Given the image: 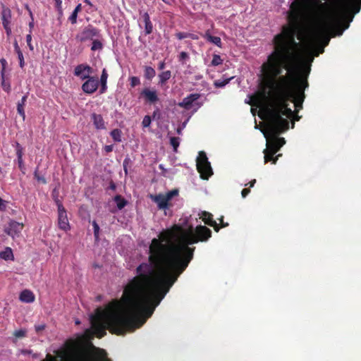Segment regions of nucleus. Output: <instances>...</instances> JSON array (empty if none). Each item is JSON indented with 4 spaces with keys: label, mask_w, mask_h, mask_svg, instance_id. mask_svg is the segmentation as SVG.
<instances>
[{
    "label": "nucleus",
    "mask_w": 361,
    "mask_h": 361,
    "mask_svg": "<svg viewBox=\"0 0 361 361\" xmlns=\"http://www.w3.org/2000/svg\"><path fill=\"white\" fill-rule=\"evenodd\" d=\"M153 25L152 22L145 23V35H149L152 32Z\"/></svg>",
    "instance_id": "nucleus-39"
},
{
    "label": "nucleus",
    "mask_w": 361,
    "mask_h": 361,
    "mask_svg": "<svg viewBox=\"0 0 361 361\" xmlns=\"http://www.w3.org/2000/svg\"><path fill=\"white\" fill-rule=\"evenodd\" d=\"M13 146L15 147V148H16L17 159H23V147L18 142H16L15 144L13 145Z\"/></svg>",
    "instance_id": "nucleus-31"
},
{
    "label": "nucleus",
    "mask_w": 361,
    "mask_h": 361,
    "mask_svg": "<svg viewBox=\"0 0 361 361\" xmlns=\"http://www.w3.org/2000/svg\"><path fill=\"white\" fill-rule=\"evenodd\" d=\"M58 225L60 229L68 231L71 229L66 209L58 211Z\"/></svg>",
    "instance_id": "nucleus-13"
},
{
    "label": "nucleus",
    "mask_w": 361,
    "mask_h": 361,
    "mask_svg": "<svg viewBox=\"0 0 361 361\" xmlns=\"http://www.w3.org/2000/svg\"><path fill=\"white\" fill-rule=\"evenodd\" d=\"M189 59V55L185 51H181L178 55V61L182 63V64L185 63V61Z\"/></svg>",
    "instance_id": "nucleus-37"
},
{
    "label": "nucleus",
    "mask_w": 361,
    "mask_h": 361,
    "mask_svg": "<svg viewBox=\"0 0 361 361\" xmlns=\"http://www.w3.org/2000/svg\"><path fill=\"white\" fill-rule=\"evenodd\" d=\"M311 46L313 48V56H318L320 54H322L324 51V47H322V44H317L310 43Z\"/></svg>",
    "instance_id": "nucleus-29"
},
{
    "label": "nucleus",
    "mask_w": 361,
    "mask_h": 361,
    "mask_svg": "<svg viewBox=\"0 0 361 361\" xmlns=\"http://www.w3.org/2000/svg\"><path fill=\"white\" fill-rule=\"evenodd\" d=\"M34 176H35V178H36L38 181H40L42 182V183L45 184L47 183V180L46 179L44 178V177L43 176H40L38 173H37V170H36L34 173Z\"/></svg>",
    "instance_id": "nucleus-46"
},
{
    "label": "nucleus",
    "mask_w": 361,
    "mask_h": 361,
    "mask_svg": "<svg viewBox=\"0 0 361 361\" xmlns=\"http://www.w3.org/2000/svg\"><path fill=\"white\" fill-rule=\"evenodd\" d=\"M233 78L216 80L214 82L215 87L220 88L226 85Z\"/></svg>",
    "instance_id": "nucleus-30"
},
{
    "label": "nucleus",
    "mask_w": 361,
    "mask_h": 361,
    "mask_svg": "<svg viewBox=\"0 0 361 361\" xmlns=\"http://www.w3.org/2000/svg\"><path fill=\"white\" fill-rule=\"evenodd\" d=\"M0 63L2 66V71H1V73H2V75H4V70L6 68V64H7V62L6 61V59H0Z\"/></svg>",
    "instance_id": "nucleus-55"
},
{
    "label": "nucleus",
    "mask_w": 361,
    "mask_h": 361,
    "mask_svg": "<svg viewBox=\"0 0 361 361\" xmlns=\"http://www.w3.org/2000/svg\"><path fill=\"white\" fill-rule=\"evenodd\" d=\"M142 18H143V20H144L145 23H148V22H149H149H151V20H150V17H149V16L148 13L145 12V13L142 14Z\"/></svg>",
    "instance_id": "nucleus-54"
},
{
    "label": "nucleus",
    "mask_w": 361,
    "mask_h": 361,
    "mask_svg": "<svg viewBox=\"0 0 361 361\" xmlns=\"http://www.w3.org/2000/svg\"><path fill=\"white\" fill-rule=\"evenodd\" d=\"M30 15L31 17L32 20L29 23V27H30V33H32V29L34 27V19L32 12L29 10Z\"/></svg>",
    "instance_id": "nucleus-53"
},
{
    "label": "nucleus",
    "mask_w": 361,
    "mask_h": 361,
    "mask_svg": "<svg viewBox=\"0 0 361 361\" xmlns=\"http://www.w3.org/2000/svg\"><path fill=\"white\" fill-rule=\"evenodd\" d=\"M202 219L205 224L213 227L216 232H219L220 230L219 225L217 224L216 221L213 219V216L211 213L203 212Z\"/></svg>",
    "instance_id": "nucleus-17"
},
{
    "label": "nucleus",
    "mask_w": 361,
    "mask_h": 361,
    "mask_svg": "<svg viewBox=\"0 0 361 361\" xmlns=\"http://www.w3.org/2000/svg\"><path fill=\"white\" fill-rule=\"evenodd\" d=\"M24 228L23 223L17 222L14 220H10L4 228V232L12 238L18 237Z\"/></svg>",
    "instance_id": "nucleus-10"
},
{
    "label": "nucleus",
    "mask_w": 361,
    "mask_h": 361,
    "mask_svg": "<svg viewBox=\"0 0 361 361\" xmlns=\"http://www.w3.org/2000/svg\"><path fill=\"white\" fill-rule=\"evenodd\" d=\"M54 202L57 206L58 211H61L63 209H65V207H63L62 202L59 200L58 197H56V198H55Z\"/></svg>",
    "instance_id": "nucleus-48"
},
{
    "label": "nucleus",
    "mask_w": 361,
    "mask_h": 361,
    "mask_svg": "<svg viewBox=\"0 0 361 361\" xmlns=\"http://www.w3.org/2000/svg\"><path fill=\"white\" fill-rule=\"evenodd\" d=\"M14 50L16 53L21 51V49L18 45L17 40L16 39L13 42Z\"/></svg>",
    "instance_id": "nucleus-58"
},
{
    "label": "nucleus",
    "mask_w": 361,
    "mask_h": 361,
    "mask_svg": "<svg viewBox=\"0 0 361 361\" xmlns=\"http://www.w3.org/2000/svg\"><path fill=\"white\" fill-rule=\"evenodd\" d=\"M26 42H27V46H28L30 50L33 51L34 47H33V46H32V44L31 43V42H32V35L30 33L27 35V36H26Z\"/></svg>",
    "instance_id": "nucleus-43"
},
{
    "label": "nucleus",
    "mask_w": 361,
    "mask_h": 361,
    "mask_svg": "<svg viewBox=\"0 0 361 361\" xmlns=\"http://www.w3.org/2000/svg\"><path fill=\"white\" fill-rule=\"evenodd\" d=\"M11 11L9 9H4L1 13V20L3 27L10 25L11 23Z\"/></svg>",
    "instance_id": "nucleus-23"
},
{
    "label": "nucleus",
    "mask_w": 361,
    "mask_h": 361,
    "mask_svg": "<svg viewBox=\"0 0 361 361\" xmlns=\"http://www.w3.org/2000/svg\"><path fill=\"white\" fill-rule=\"evenodd\" d=\"M42 361H59V360L56 357L52 356L50 354H47L46 359Z\"/></svg>",
    "instance_id": "nucleus-52"
},
{
    "label": "nucleus",
    "mask_w": 361,
    "mask_h": 361,
    "mask_svg": "<svg viewBox=\"0 0 361 361\" xmlns=\"http://www.w3.org/2000/svg\"><path fill=\"white\" fill-rule=\"evenodd\" d=\"M0 258L5 260L13 259V254L11 248L7 247L4 251L0 252Z\"/></svg>",
    "instance_id": "nucleus-26"
},
{
    "label": "nucleus",
    "mask_w": 361,
    "mask_h": 361,
    "mask_svg": "<svg viewBox=\"0 0 361 361\" xmlns=\"http://www.w3.org/2000/svg\"><path fill=\"white\" fill-rule=\"evenodd\" d=\"M56 3V8L58 11L61 14L62 13V0H54Z\"/></svg>",
    "instance_id": "nucleus-50"
},
{
    "label": "nucleus",
    "mask_w": 361,
    "mask_h": 361,
    "mask_svg": "<svg viewBox=\"0 0 361 361\" xmlns=\"http://www.w3.org/2000/svg\"><path fill=\"white\" fill-rule=\"evenodd\" d=\"M300 118L301 117L298 116V114L296 113H294L293 116L289 118L290 119L292 120V128H293L295 126V121H298L300 119Z\"/></svg>",
    "instance_id": "nucleus-49"
},
{
    "label": "nucleus",
    "mask_w": 361,
    "mask_h": 361,
    "mask_svg": "<svg viewBox=\"0 0 361 361\" xmlns=\"http://www.w3.org/2000/svg\"><path fill=\"white\" fill-rule=\"evenodd\" d=\"M223 63V60L221 59V56L218 54H214L213 59L212 60L211 64L212 66H216Z\"/></svg>",
    "instance_id": "nucleus-34"
},
{
    "label": "nucleus",
    "mask_w": 361,
    "mask_h": 361,
    "mask_svg": "<svg viewBox=\"0 0 361 361\" xmlns=\"http://www.w3.org/2000/svg\"><path fill=\"white\" fill-rule=\"evenodd\" d=\"M91 120L93 122V125L97 130H103L106 128L105 122L101 114L95 113L92 114Z\"/></svg>",
    "instance_id": "nucleus-18"
},
{
    "label": "nucleus",
    "mask_w": 361,
    "mask_h": 361,
    "mask_svg": "<svg viewBox=\"0 0 361 361\" xmlns=\"http://www.w3.org/2000/svg\"><path fill=\"white\" fill-rule=\"evenodd\" d=\"M114 202L118 209H123L127 204V201L120 195H117L114 198Z\"/></svg>",
    "instance_id": "nucleus-27"
},
{
    "label": "nucleus",
    "mask_w": 361,
    "mask_h": 361,
    "mask_svg": "<svg viewBox=\"0 0 361 361\" xmlns=\"http://www.w3.org/2000/svg\"><path fill=\"white\" fill-rule=\"evenodd\" d=\"M45 327V324H39L35 326V329L37 333H39L40 331H43Z\"/></svg>",
    "instance_id": "nucleus-51"
},
{
    "label": "nucleus",
    "mask_w": 361,
    "mask_h": 361,
    "mask_svg": "<svg viewBox=\"0 0 361 361\" xmlns=\"http://www.w3.org/2000/svg\"><path fill=\"white\" fill-rule=\"evenodd\" d=\"M26 335V331L24 329L16 330L13 332V336L16 338H23Z\"/></svg>",
    "instance_id": "nucleus-41"
},
{
    "label": "nucleus",
    "mask_w": 361,
    "mask_h": 361,
    "mask_svg": "<svg viewBox=\"0 0 361 361\" xmlns=\"http://www.w3.org/2000/svg\"><path fill=\"white\" fill-rule=\"evenodd\" d=\"M102 47H103V44L101 41H99L97 39H93L92 47H91L92 51L100 50L102 49Z\"/></svg>",
    "instance_id": "nucleus-32"
},
{
    "label": "nucleus",
    "mask_w": 361,
    "mask_h": 361,
    "mask_svg": "<svg viewBox=\"0 0 361 361\" xmlns=\"http://www.w3.org/2000/svg\"><path fill=\"white\" fill-rule=\"evenodd\" d=\"M156 75L155 70L151 66H145L144 76L148 80H151Z\"/></svg>",
    "instance_id": "nucleus-25"
},
{
    "label": "nucleus",
    "mask_w": 361,
    "mask_h": 361,
    "mask_svg": "<svg viewBox=\"0 0 361 361\" xmlns=\"http://www.w3.org/2000/svg\"><path fill=\"white\" fill-rule=\"evenodd\" d=\"M19 299L23 302L30 303L35 301V297L31 290L25 289L20 293Z\"/></svg>",
    "instance_id": "nucleus-19"
},
{
    "label": "nucleus",
    "mask_w": 361,
    "mask_h": 361,
    "mask_svg": "<svg viewBox=\"0 0 361 361\" xmlns=\"http://www.w3.org/2000/svg\"><path fill=\"white\" fill-rule=\"evenodd\" d=\"M263 153L264 154V163H268L269 161H271L272 164H275L279 159V157L281 156V154L276 155V157H274L275 154H272V152L269 151H263Z\"/></svg>",
    "instance_id": "nucleus-22"
},
{
    "label": "nucleus",
    "mask_w": 361,
    "mask_h": 361,
    "mask_svg": "<svg viewBox=\"0 0 361 361\" xmlns=\"http://www.w3.org/2000/svg\"><path fill=\"white\" fill-rule=\"evenodd\" d=\"M122 132L120 129L116 128L111 131L110 135L116 142H121Z\"/></svg>",
    "instance_id": "nucleus-28"
},
{
    "label": "nucleus",
    "mask_w": 361,
    "mask_h": 361,
    "mask_svg": "<svg viewBox=\"0 0 361 361\" xmlns=\"http://www.w3.org/2000/svg\"><path fill=\"white\" fill-rule=\"evenodd\" d=\"M107 78H108L107 71L105 68H104L102 70L100 80H99V83L101 84V88L99 90L101 94L104 93L107 90Z\"/></svg>",
    "instance_id": "nucleus-21"
},
{
    "label": "nucleus",
    "mask_w": 361,
    "mask_h": 361,
    "mask_svg": "<svg viewBox=\"0 0 361 361\" xmlns=\"http://www.w3.org/2000/svg\"><path fill=\"white\" fill-rule=\"evenodd\" d=\"M171 195L167 194L166 195L159 194L155 196H152V199L157 204L159 209H166L168 207L169 201L171 200Z\"/></svg>",
    "instance_id": "nucleus-14"
},
{
    "label": "nucleus",
    "mask_w": 361,
    "mask_h": 361,
    "mask_svg": "<svg viewBox=\"0 0 361 361\" xmlns=\"http://www.w3.org/2000/svg\"><path fill=\"white\" fill-rule=\"evenodd\" d=\"M92 224L93 229H94V238L96 240H97L99 238V226L98 224L96 222V221H93Z\"/></svg>",
    "instance_id": "nucleus-35"
},
{
    "label": "nucleus",
    "mask_w": 361,
    "mask_h": 361,
    "mask_svg": "<svg viewBox=\"0 0 361 361\" xmlns=\"http://www.w3.org/2000/svg\"><path fill=\"white\" fill-rule=\"evenodd\" d=\"M113 149H114V146L112 145H105L104 147V150L106 152V153H109V152H111L113 151Z\"/></svg>",
    "instance_id": "nucleus-56"
},
{
    "label": "nucleus",
    "mask_w": 361,
    "mask_h": 361,
    "mask_svg": "<svg viewBox=\"0 0 361 361\" xmlns=\"http://www.w3.org/2000/svg\"><path fill=\"white\" fill-rule=\"evenodd\" d=\"M170 144L173 147L174 152H177V149L180 144V138L178 137H171L170 138Z\"/></svg>",
    "instance_id": "nucleus-33"
},
{
    "label": "nucleus",
    "mask_w": 361,
    "mask_h": 361,
    "mask_svg": "<svg viewBox=\"0 0 361 361\" xmlns=\"http://www.w3.org/2000/svg\"><path fill=\"white\" fill-rule=\"evenodd\" d=\"M17 162H18V168H19V169H20V170L23 173H25V164H24L23 159H17Z\"/></svg>",
    "instance_id": "nucleus-45"
},
{
    "label": "nucleus",
    "mask_w": 361,
    "mask_h": 361,
    "mask_svg": "<svg viewBox=\"0 0 361 361\" xmlns=\"http://www.w3.org/2000/svg\"><path fill=\"white\" fill-rule=\"evenodd\" d=\"M188 38H191L192 39H199V37L198 35H195V34H192V33H189L188 34Z\"/></svg>",
    "instance_id": "nucleus-64"
},
{
    "label": "nucleus",
    "mask_w": 361,
    "mask_h": 361,
    "mask_svg": "<svg viewBox=\"0 0 361 361\" xmlns=\"http://www.w3.org/2000/svg\"><path fill=\"white\" fill-rule=\"evenodd\" d=\"M93 70L92 67L85 63H81L75 66L74 69V75L82 80H87L90 78Z\"/></svg>",
    "instance_id": "nucleus-12"
},
{
    "label": "nucleus",
    "mask_w": 361,
    "mask_h": 361,
    "mask_svg": "<svg viewBox=\"0 0 361 361\" xmlns=\"http://www.w3.org/2000/svg\"><path fill=\"white\" fill-rule=\"evenodd\" d=\"M4 29H5V30H6V32L7 36H8V37H9V36L11 35V28L10 25H7V26H6V25H5V26L4 27Z\"/></svg>",
    "instance_id": "nucleus-61"
},
{
    "label": "nucleus",
    "mask_w": 361,
    "mask_h": 361,
    "mask_svg": "<svg viewBox=\"0 0 361 361\" xmlns=\"http://www.w3.org/2000/svg\"><path fill=\"white\" fill-rule=\"evenodd\" d=\"M17 55H18V61H19V65H20V68H24L25 65V61H24V56H23V52L22 51H20V52H18L16 53Z\"/></svg>",
    "instance_id": "nucleus-42"
},
{
    "label": "nucleus",
    "mask_w": 361,
    "mask_h": 361,
    "mask_svg": "<svg viewBox=\"0 0 361 361\" xmlns=\"http://www.w3.org/2000/svg\"><path fill=\"white\" fill-rule=\"evenodd\" d=\"M200 97L198 93L190 94L185 97L182 102L178 103V106L186 110H190L192 107V103Z\"/></svg>",
    "instance_id": "nucleus-16"
},
{
    "label": "nucleus",
    "mask_w": 361,
    "mask_h": 361,
    "mask_svg": "<svg viewBox=\"0 0 361 361\" xmlns=\"http://www.w3.org/2000/svg\"><path fill=\"white\" fill-rule=\"evenodd\" d=\"M212 231L205 226L174 224L153 238L149 247V263L136 268L137 276L123 289L120 300H113L91 315L92 334L101 338L108 329L123 336L142 326L154 313L179 276L193 259L195 247L207 242Z\"/></svg>",
    "instance_id": "nucleus-1"
},
{
    "label": "nucleus",
    "mask_w": 361,
    "mask_h": 361,
    "mask_svg": "<svg viewBox=\"0 0 361 361\" xmlns=\"http://www.w3.org/2000/svg\"><path fill=\"white\" fill-rule=\"evenodd\" d=\"M81 9H82V5H81V4H79L78 5L76 6L75 9L73 10V12L78 14V13L81 11Z\"/></svg>",
    "instance_id": "nucleus-63"
},
{
    "label": "nucleus",
    "mask_w": 361,
    "mask_h": 361,
    "mask_svg": "<svg viewBox=\"0 0 361 361\" xmlns=\"http://www.w3.org/2000/svg\"><path fill=\"white\" fill-rule=\"evenodd\" d=\"M219 222H220L219 228H225V227H227L228 226V223H225L224 221V216H221L220 219H219Z\"/></svg>",
    "instance_id": "nucleus-57"
},
{
    "label": "nucleus",
    "mask_w": 361,
    "mask_h": 361,
    "mask_svg": "<svg viewBox=\"0 0 361 361\" xmlns=\"http://www.w3.org/2000/svg\"><path fill=\"white\" fill-rule=\"evenodd\" d=\"M17 111L20 115V116L23 118V120L24 121L25 119V113L24 110V105L22 104H17Z\"/></svg>",
    "instance_id": "nucleus-40"
},
{
    "label": "nucleus",
    "mask_w": 361,
    "mask_h": 361,
    "mask_svg": "<svg viewBox=\"0 0 361 361\" xmlns=\"http://www.w3.org/2000/svg\"><path fill=\"white\" fill-rule=\"evenodd\" d=\"M349 7L353 9L354 13H358L361 8V0H338L336 6L331 9L328 6L327 11L329 12L336 11L338 19L344 23L340 18V13L345 11Z\"/></svg>",
    "instance_id": "nucleus-8"
},
{
    "label": "nucleus",
    "mask_w": 361,
    "mask_h": 361,
    "mask_svg": "<svg viewBox=\"0 0 361 361\" xmlns=\"http://www.w3.org/2000/svg\"><path fill=\"white\" fill-rule=\"evenodd\" d=\"M197 170L200 174L202 179L208 180L213 174L210 162L208 161L206 153L204 151L199 152L196 159Z\"/></svg>",
    "instance_id": "nucleus-7"
},
{
    "label": "nucleus",
    "mask_w": 361,
    "mask_h": 361,
    "mask_svg": "<svg viewBox=\"0 0 361 361\" xmlns=\"http://www.w3.org/2000/svg\"><path fill=\"white\" fill-rule=\"evenodd\" d=\"M27 94H25V95H24V96L22 97L21 100H20V101H19V102H18V104H22V105H24V106H25V102H26V101H27Z\"/></svg>",
    "instance_id": "nucleus-60"
},
{
    "label": "nucleus",
    "mask_w": 361,
    "mask_h": 361,
    "mask_svg": "<svg viewBox=\"0 0 361 361\" xmlns=\"http://www.w3.org/2000/svg\"><path fill=\"white\" fill-rule=\"evenodd\" d=\"M295 21L282 27L280 33L273 39L274 50L269 55L267 61L262 65L263 86L256 94L250 97V104L263 111L269 120L267 106H271L277 94L279 78L283 70L287 74L291 72L293 66L300 60L298 52L299 43L295 41L298 29Z\"/></svg>",
    "instance_id": "nucleus-2"
},
{
    "label": "nucleus",
    "mask_w": 361,
    "mask_h": 361,
    "mask_svg": "<svg viewBox=\"0 0 361 361\" xmlns=\"http://www.w3.org/2000/svg\"><path fill=\"white\" fill-rule=\"evenodd\" d=\"M141 96H142L146 102L149 104H155L159 101L158 94L156 90H152L149 88H145L141 92Z\"/></svg>",
    "instance_id": "nucleus-15"
},
{
    "label": "nucleus",
    "mask_w": 361,
    "mask_h": 361,
    "mask_svg": "<svg viewBox=\"0 0 361 361\" xmlns=\"http://www.w3.org/2000/svg\"><path fill=\"white\" fill-rule=\"evenodd\" d=\"M151 122H152V118H151L150 116L147 115L143 118L142 125L143 128H147L150 126Z\"/></svg>",
    "instance_id": "nucleus-38"
},
{
    "label": "nucleus",
    "mask_w": 361,
    "mask_h": 361,
    "mask_svg": "<svg viewBox=\"0 0 361 361\" xmlns=\"http://www.w3.org/2000/svg\"><path fill=\"white\" fill-rule=\"evenodd\" d=\"M268 121L267 132L264 133L267 141V148L264 149V151L276 154L286 143L285 139L279 137V135L289 128V121L280 120L278 113L274 111H272L271 116H269Z\"/></svg>",
    "instance_id": "nucleus-6"
},
{
    "label": "nucleus",
    "mask_w": 361,
    "mask_h": 361,
    "mask_svg": "<svg viewBox=\"0 0 361 361\" xmlns=\"http://www.w3.org/2000/svg\"><path fill=\"white\" fill-rule=\"evenodd\" d=\"M100 37V30L92 25H88L76 36V39L81 42L93 40L94 37Z\"/></svg>",
    "instance_id": "nucleus-9"
},
{
    "label": "nucleus",
    "mask_w": 361,
    "mask_h": 361,
    "mask_svg": "<svg viewBox=\"0 0 361 361\" xmlns=\"http://www.w3.org/2000/svg\"><path fill=\"white\" fill-rule=\"evenodd\" d=\"M310 71V63L305 62L300 56L299 61L294 63L291 72L279 78L276 98L271 106H267L269 116L274 111L278 113L280 120H287L283 116L290 118L302 109Z\"/></svg>",
    "instance_id": "nucleus-3"
},
{
    "label": "nucleus",
    "mask_w": 361,
    "mask_h": 361,
    "mask_svg": "<svg viewBox=\"0 0 361 361\" xmlns=\"http://www.w3.org/2000/svg\"><path fill=\"white\" fill-rule=\"evenodd\" d=\"M6 209L5 202L0 197V211H3Z\"/></svg>",
    "instance_id": "nucleus-62"
},
{
    "label": "nucleus",
    "mask_w": 361,
    "mask_h": 361,
    "mask_svg": "<svg viewBox=\"0 0 361 361\" xmlns=\"http://www.w3.org/2000/svg\"><path fill=\"white\" fill-rule=\"evenodd\" d=\"M319 7L321 10L325 11L326 15L324 19L317 23L313 27L310 42L322 44L325 47L329 44L331 37L341 35L343 31L348 28L349 22L343 23L338 19L336 11L329 12L326 3H320Z\"/></svg>",
    "instance_id": "nucleus-5"
},
{
    "label": "nucleus",
    "mask_w": 361,
    "mask_h": 361,
    "mask_svg": "<svg viewBox=\"0 0 361 361\" xmlns=\"http://www.w3.org/2000/svg\"><path fill=\"white\" fill-rule=\"evenodd\" d=\"M188 34L189 32H179L176 33L175 35L178 39H183L185 38H188Z\"/></svg>",
    "instance_id": "nucleus-44"
},
{
    "label": "nucleus",
    "mask_w": 361,
    "mask_h": 361,
    "mask_svg": "<svg viewBox=\"0 0 361 361\" xmlns=\"http://www.w3.org/2000/svg\"><path fill=\"white\" fill-rule=\"evenodd\" d=\"M159 77V84L161 85H164L171 77V72L170 71H166L161 72L158 75Z\"/></svg>",
    "instance_id": "nucleus-24"
},
{
    "label": "nucleus",
    "mask_w": 361,
    "mask_h": 361,
    "mask_svg": "<svg viewBox=\"0 0 361 361\" xmlns=\"http://www.w3.org/2000/svg\"><path fill=\"white\" fill-rule=\"evenodd\" d=\"M61 353L59 361H111L105 350L95 347L84 336L68 339Z\"/></svg>",
    "instance_id": "nucleus-4"
},
{
    "label": "nucleus",
    "mask_w": 361,
    "mask_h": 361,
    "mask_svg": "<svg viewBox=\"0 0 361 361\" xmlns=\"http://www.w3.org/2000/svg\"><path fill=\"white\" fill-rule=\"evenodd\" d=\"M130 85L132 87H135V86L140 84V80L138 77L132 76L129 78Z\"/></svg>",
    "instance_id": "nucleus-36"
},
{
    "label": "nucleus",
    "mask_w": 361,
    "mask_h": 361,
    "mask_svg": "<svg viewBox=\"0 0 361 361\" xmlns=\"http://www.w3.org/2000/svg\"><path fill=\"white\" fill-rule=\"evenodd\" d=\"M78 14L73 11L71 15L68 18V20L71 23V24H75L77 22Z\"/></svg>",
    "instance_id": "nucleus-47"
},
{
    "label": "nucleus",
    "mask_w": 361,
    "mask_h": 361,
    "mask_svg": "<svg viewBox=\"0 0 361 361\" xmlns=\"http://www.w3.org/2000/svg\"><path fill=\"white\" fill-rule=\"evenodd\" d=\"M250 192V190L249 188H244L241 191V195L243 198H245L249 193Z\"/></svg>",
    "instance_id": "nucleus-59"
},
{
    "label": "nucleus",
    "mask_w": 361,
    "mask_h": 361,
    "mask_svg": "<svg viewBox=\"0 0 361 361\" xmlns=\"http://www.w3.org/2000/svg\"><path fill=\"white\" fill-rule=\"evenodd\" d=\"M202 37L208 42L216 45L218 47H222L221 39L219 37L212 36L209 30H207Z\"/></svg>",
    "instance_id": "nucleus-20"
},
{
    "label": "nucleus",
    "mask_w": 361,
    "mask_h": 361,
    "mask_svg": "<svg viewBox=\"0 0 361 361\" xmlns=\"http://www.w3.org/2000/svg\"><path fill=\"white\" fill-rule=\"evenodd\" d=\"M99 82L96 76H91L82 85V91L88 94H93L98 89Z\"/></svg>",
    "instance_id": "nucleus-11"
}]
</instances>
